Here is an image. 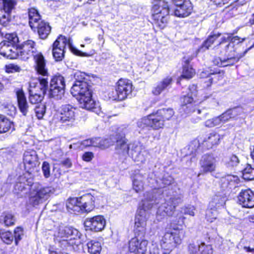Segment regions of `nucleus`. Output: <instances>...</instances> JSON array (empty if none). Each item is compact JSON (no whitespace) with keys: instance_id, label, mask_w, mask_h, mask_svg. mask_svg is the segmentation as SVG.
I'll use <instances>...</instances> for the list:
<instances>
[{"instance_id":"1","label":"nucleus","mask_w":254,"mask_h":254,"mask_svg":"<svg viewBox=\"0 0 254 254\" xmlns=\"http://www.w3.org/2000/svg\"><path fill=\"white\" fill-rule=\"evenodd\" d=\"M76 81L70 89L71 94L78 101L80 107L87 110L95 108L96 102L92 98V91L87 82L83 81L84 75L79 72L74 74Z\"/></svg>"},{"instance_id":"21","label":"nucleus","mask_w":254,"mask_h":254,"mask_svg":"<svg viewBox=\"0 0 254 254\" xmlns=\"http://www.w3.org/2000/svg\"><path fill=\"white\" fill-rule=\"evenodd\" d=\"M75 108L70 105H63L60 111L61 122L63 123L73 122L75 120Z\"/></svg>"},{"instance_id":"47","label":"nucleus","mask_w":254,"mask_h":254,"mask_svg":"<svg viewBox=\"0 0 254 254\" xmlns=\"http://www.w3.org/2000/svg\"><path fill=\"white\" fill-rule=\"evenodd\" d=\"M224 198L219 195H215L209 203V207L218 208L224 204Z\"/></svg>"},{"instance_id":"31","label":"nucleus","mask_w":254,"mask_h":254,"mask_svg":"<svg viewBox=\"0 0 254 254\" xmlns=\"http://www.w3.org/2000/svg\"><path fill=\"white\" fill-rule=\"evenodd\" d=\"M66 46L73 51V48L70 39L69 38L67 39L65 36L62 35L59 36L53 44V47H58L63 50H65Z\"/></svg>"},{"instance_id":"30","label":"nucleus","mask_w":254,"mask_h":254,"mask_svg":"<svg viewBox=\"0 0 254 254\" xmlns=\"http://www.w3.org/2000/svg\"><path fill=\"white\" fill-rule=\"evenodd\" d=\"M37 28L38 33L41 39H45L51 32V27L49 24L43 20L38 21L36 23L35 27L33 29Z\"/></svg>"},{"instance_id":"51","label":"nucleus","mask_w":254,"mask_h":254,"mask_svg":"<svg viewBox=\"0 0 254 254\" xmlns=\"http://www.w3.org/2000/svg\"><path fill=\"white\" fill-rule=\"evenodd\" d=\"M35 111L37 118L39 119H42L46 112L45 105L41 104L36 106L35 108Z\"/></svg>"},{"instance_id":"14","label":"nucleus","mask_w":254,"mask_h":254,"mask_svg":"<svg viewBox=\"0 0 254 254\" xmlns=\"http://www.w3.org/2000/svg\"><path fill=\"white\" fill-rule=\"evenodd\" d=\"M162 193L161 189L155 188L144 193V198L142 201L141 207L143 209L149 210L154 205L159 203V198Z\"/></svg>"},{"instance_id":"54","label":"nucleus","mask_w":254,"mask_h":254,"mask_svg":"<svg viewBox=\"0 0 254 254\" xmlns=\"http://www.w3.org/2000/svg\"><path fill=\"white\" fill-rule=\"evenodd\" d=\"M226 163L229 166H236L240 163V159L236 155L232 154L228 157Z\"/></svg>"},{"instance_id":"13","label":"nucleus","mask_w":254,"mask_h":254,"mask_svg":"<svg viewBox=\"0 0 254 254\" xmlns=\"http://www.w3.org/2000/svg\"><path fill=\"white\" fill-rule=\"evenodd\" d=\"M175 7L172 11L171 14L179 17H186L189 16L192 10L191 2L188 0H185L182 3L180 0H173Z\"/></svg>"},{"instance_id":"35","label":"nucleus","mask_w":254,"mask_h":254,"mask_svg":"<svg viewBox=\"0 0 254 254\" xmlns=\"http://www.w3.org/2000/svg\"><path fill=\"white\" fill-rule=\"evenodd\" d=\"M175 210L174 206H172L169 202L167 201L162 204L158 208L157 213L161 216H171L173 214Z\"/></svg>"},{"instance_id":"39","label":"nucleus","mask_w":254,"mask_h":254,"mask_svg":"<svg viewBox=\"0 0 254 254\" xmlns=\"http://www.w3.org/2000/svg\"><path fill=\"white\" fill-rule=\"evenodd\" d=\"M172 83V79L171 78H166L162 81L160 82L157 86L153 89V93L157 95L160 94L162 91L169 86Z\"/></svg>"},{"instance_id":"42","label":"nucleus","mask_w":254,"mask_h":254,"mask_svg":"<svg viewBox=\"0 0 254 254\" xmlns=\"http://www.w3.org/2000/svg\"><path fill=\"white\" fill-rule=\"evenodd\" d=\"M240 38L238 36L233 37L231 40V42H229L228 44L225 45V51L226 53L229 54V56H235L233 53L235 52V49L234 48L235 43L239 41Z\"/></svg>"},{"instance_id":"19","label":"nucleus","mask_w":254,"mask_h":254,"mask_svg":"<svg viewBox=\"0 0 254 254\" xmlns=\"http://www.w3.org/2000/svg\"><path fill=\"white\" fill-rule=\"evenodd\" d=\"M148 242L138 237L132 238L128 243V249L130 253L144 254L147 250Z\"/></svg>"},{"instance_id":"56","label":"nucleus","mask_w":254,"mask_h":254,"mask_svg":"<svg viewBox=\"0 0 254 254\" xmlns=\"http://www.w3.org/2000/svg\"><path fill=\"white\" fill-rule=\"evenodd\" d=\"M223 73L221 74L220 72L218 73H212L210 74V76L208 77V81L209 82V84H207V86H209L213 81L216 82L217 81L221 80L223 78Z\"/></svg>"},{"instance_id":"63","label":"nucleus","mask_w":254,"mask_h":254,"mask_svg":"<svg viewBox=\"0 0 254 254\" xmlns=\"http://www.w3.org/2000/svg\"><path fill=\"white\" fill-rule=\"evenodd\" d=\"M94 155L92 152H86L82 155V159L85 162H90L94 158Z\"/></svg>"},{"instance_id":"55","label":"nucleus","mask_w":254,"mask_h":254,"mask_svg":"<svg viewBox=\"0 0 254 254\" xmlns=\"http://www.w3.org/2000/svg\"><path fill=\"white\" fill-rule=\"evenodd\" d=\"M26 182L27 183V184L26 185L25 182H18L17 183L14 187V189L15 190H17V192H21L24 190H25L26 188V186H31V185L33 184V182L31 181H26Z\"/></svg>"},{"instance_id":"16","label":"nucleus","mask_w":254,"mask_h":254,"mask_svg":"<svg viewBox=\"0 0 254 254\" xmlns=\"http://www.w3.org/2000/svg\"><path fill=\"white\" fill-rule=\"evenodd\" d=\"M84 225L89 230L99 232L105 228L106 220L103 216L97 215L87 218L84 222Z\"/></svg>"},{"instance_id":"44","label":"nucleus","mask_w":254,"mask_h":254,"mask_svg":"<svg viewBox=\"0 0 254 254\" xmlns=\"http://www.w3.org/2000/svg\"><path fill=\"white\" fill-rule=\"evenodd\" d=\"M11 126L12 123L8 119L0 117V133L8 131Z\"/></svg>"},{"instance_id":"52","label":"nucleus","mask_w":254,"mask_h":254,"mask_svg":"<svg viewBox=\"0 0 254 254\" xmlns=\"http://www.w3.org/2000/svg\"><path fill=\"white\" fill-rule=\"evenodd\" d=\"M220 35V34H218L209 36L208 39L203 43L202 48H205V49H208Z\"/></svg>"},{"instance_id":"12","label":"nucleus","mask_w":254,"mask_h":254,"mask_svg":"<svg viewBox=\"0 0 254 254\" xmlns=\"http://www.w3.org/2000/svg\"><path fill=\"white\" fill-rule=\"evenodd\" d=\"M16 3V0H0V24L2 26L8 25L11 11Z\"/></svg>"},{"instance_id":"29","label":"nucleus","mask_w":254,"mask_h":254,"mask_svg":"<svg viewBox=\"0 0 254 254\" xmlns=\"http://www.w3.org/2000/svg\"><path fill=\"white\" fill-rule=\"evenodd\" d=\"M129 146V153L132 158L136 161L144 162L145 159L143 156V155L141 154V147L137 143H131L128 144Z\"/></svg>"},{"instance_id":"4","label":"nucleus","mask_w":254,"mask_h":254,"mask_svg":"<svg viewBox=\"0 0 254 254\" xmlns=\"http://www.w3.org/2000/svg\"><path fill=\"white\" fill-rule=\"evenodd\" d=\"M151 12L154 24L159 28L163 29L168 23L171 12L169 3L164 0L155 1Z\"/></svg>"},{"instance_id":"25","label":"nucleus","mask_w":254,"mask_h":254,"mask_svg":"<svg viewBox=\"0 0 254 254\" xmlns=\"http://www.w3.org/2000/svg\"><path fill=\"white\" fill-rule=\"evenodd\" d=\"M23 162L26 168L30 169L35 167L38 163L36 151L33 150L25 151L23 155Z\"/></svg>"},{"instance_id":"41","label":"nucleus","mask_w":254,"mask_h":254,"mask_svg":"<svg viewBox=\"0 0 254 254\" xmlns=\"http://www.w3.org/2000/svg\"><path fill=\"white\" fill-rule=\"evenodd\" d=\"M243 177L246 180H252L254 179V168L251 165L247 164L243 171Z\"/></svg>"},{"instance_id":"15","label":"nucleus","mask_w":254,"mask_h":254,"mask_svg":"<svg viewBox=\"0 0 254 254\" xmlns=\"http://www.w3.org/2000/svg\"><path fill=\"white\" fill-rule=\"evenodd\" d=\"M189 90L190 94L189 93L187 95H185L183 98V103L182 105V108L187 114L191 112H195L192 102L193 101V96L196 94V86L195 85H192L190 86ZM197 114H200L202 111L199 109L196 110Z\"/></svg>"},{"instance_id":"8","label":"nucleus","mask_w":254,"mask_h":254,"mask_svg":"<svg viewBox=\"0 0 254 254\" xmlns=\"http://www.w3.org/2000/svg\"><path fill=\"white\" fill-rule=\"evenodd\" d=\"M54 192L51 187H41L31 193L29 198V204L35 206L47 200Z\"/></svg>"},{"instance_id":"46","label":"nucleus","mask_w":254,"mask_h":254,"mask_svg":"<svg viewBox=\"0 0 254 254\" xmlns=\"http://www.w3.org/2000/svg\"><path fill=\"white\" fill-rule=\"evenodd\" d=\"M114 137V135H111L110 137L105 139L100 138L99 148L102 149H104L113 145L115 143Z\"/></svg>"},{"instance_id":"24","label":"nucleus","mask_w":254,"mask_h":254,"mask_svg":"<svg viewBox=\"0 0 254 254\" xmlns=\"http://www.w3.org/2000/svg\"><path fill=\"white\" fill-rule=\"evenodd\" d=\"M190 254H212L213 250L211 245H206L204 243L200 245L191 244L189 246Z\"/></svg>"},{"instance_id":"60","label":"nucleus","mask_w":254,"mask_h":254,"mask_svg":"<svg viewBox=\"0 0 254 254\" xmlns=\"http://www.w3.org/2000/svg\"><path fill=\"white\" fill-rule=\"evenodd\" d=\"M15 244L18 245V242L21 240V236L23 235V230L21 227H17L14 231Z\"/></svg>"},{"instance_id":"61","label":"nucleus","mask_w":254,"mask_h":254,"mask_svg":"<svg viewBox=\"0 0 254 254\" xmlns=\"http://www.w3.org/2000/svg\"><path fill=\"white\" fill-rule=\"evenodd\" d=\"M182 211L184 212V214H188L193 216L195 214V208L192 205H188L181 208Z\"/></svg>"},{"instance_id":"20","label":"nucleus","mask_w":254,"mask_h":254,"mask_svg":"<svg viewBox=\"0 0 254 254\" xmlns=\"http://www.w3.org/2000/svg\"><path fill=\"white\" fill-rule=\"evenodd\" d=\"M238 198L240 204L243 207L247 208L254 207V193L251 190H242Z\"/></svg>"},{"instance_id":"43","label":"nucleus","mask_w":254,"mask_h":254,"mask_svg":"<svg viewBox=\"0 0 254 254\" xmlns=\"http://www.w3.org/2000/svg\"><path fill=\"white\" fill-rule=\"evenodd\" d=\"M157 112L160 116L163 117L164 122L165 120H170L174 114V112L171 108L162 109L158 110Z\"/></svg>"},{"instance_id":"9","label":"nucleus","mask_w":254,"mask_h":254,"mask_svg":"<svg viewBox=\"0 0 254 254\" xmlns=\"http://www.w3.org/2000/svg\"><path fill=\"white\" fill-rule=\"evenodd\" d=\"M65 84L64 77L56 75L51 79L50 84L49 94L56 99H62L64 96Z\"/></svg>"},{"instance_id":"27","label":"nucleus","mask_w":254,"mask_h":254,"mask_svg":"<svg viewBox=\"0 0 254 254\" xmlns=\"http://www.w3.org/2000/svg\"><path fill=\"white\" fill-rule=\"evenodd\" d=\"M147 209H142L139 210L135 216L134 227L139 231H143L146 225Z\"/></svg>"},{"instance_id":"40","label":"nucleus","mask_w":254,"mask_h":254,"mask_svg":"<svg viewBox=\"0 0 254 254\" xmlns=\"http://www.w3.org/2000/svg\"><path fill=\"white\" fill-rule=\"evenodd\" d=\"M88 252L92 254H97L101 250V244L99 242L91 241L87 244Z\"/></svg>"},{"instance_id":"7","label":"nucleus","mask_w":254,"mask_h":254,"mask_svg":"<svg viewBox=\"0 0 254 254\" xmlns=\"http://www.w3.org/2000/svg\"><path fill=\"white\" fill-rule=\"evenodd\" d=\"M5 40L0 43V54L10 59L19 57L18 49L15 45L19 43V38L14 33L5 34Z\"/></svg>"},{"instance_id":"22","label":"nucleus","mask_w":254,"mask_h":254,"mask_svg":"<svg viewBox=\"0 0 254 254\" xmlns=\"http://www.w3.org/2000/svg\"><path fill=\"white\" fill-rule=\"evenodd\" d=\"M114 139H115V142H116L115 149L118 154L126 155L129 153V146L124 136L116 134L114 135Z\"/></svg>"},{"instance_id":"2","label":"nucleus","mask_w":254,"mask_h":254,"mask_svg":"<svg viewBox=\"0 0 254 254\" xmlns=\"http://www.w3.org/2000/svg\"><path fill=\"white\" fill-rule=\"evenodd\" d=\"M54 236L55 242L63 249L72 247L75 249L80 243V233L71 227L60 226Z\"/></svg>"},{"instance_id":"50","label":"nucleus","mask_w":254,"mask_h":254,"mask_svg":"<svg viewBox=\"0 0 254 254\" xmlns=\"http://www.w3.org/2000/svg\"><path fill=\"white\" fill-rule=\"evenodd\" d=\"M0 237L3 242L7 244H10L13 240V236L9 231L0 233Z\"/></svg>"},{"instance_id":"32","label":"nucleus","mask_w":254,"mask_h":254,"mask_svg":"<svg viewBox=\"0 0 254 254\" xmlns=\"http://www.w3.org/2000/svg\"><path fill=\"white\" fill-rule=\"evenodd\" d=\"M220 139V134L216 132H211L204 138V142L208 148H212L219 144Z\"/></svg>"},{"instance_id":"5","label":"nucleus","mask_w":254,"mask_h":254,"mask_svg":"<svg viewBox=\"0 0 254 254\" xmlns=\"http://www.w3.org/2000/svg\"><path fill=\"white\" fill-rule=\"evenodd\" d=\"M184 235V231L177 227L166 230L160 241V246L164 250V253L169 254L177 246L180 245Z\"/></svg>"},{"instance_id":"26","label":"nucleus","mask_w":254,"mask_h":254,"mask_svg":"<svg viewBox=\"0 0 254 254\" xmlns=\"http://www.w3.org/2000/svg\"><path fill=\"white\" fill-rule=\"evenodd\" d=\"M148 175L140 173L135 174L132 177L133 189L136 192H140L143 190L145 181Z\"/></svg>"},{"instance_id":"34","label":"nucleus","mask_w":254,"mask_h":254,"mask_svg":"<svg viewBox=\"0 0 254 254\" xmlns=\"http://www.w3.org/2000/svg\"><path fill=\"white\" fill-rule=\"evenodd\" d=\"M254 46V44L251 46L247 50H246L244 54H246L248 51L251 49ZM244 55H243V56ZM242 57V56H240V57H235V56H233V57L228 58L227 59L222 60L220 58H219V60L220 62H217L216 64L217 65L220 66H227L228 65H233L235 63H237L239 60Z\"/></svg>"},{"instance_id":"23","label":"nucleus","mask_w":254,"mask_h":254,"mask_svg":"<svg viewBox=\"0 0 254 254\" xmlns=\"http://www.w3.org/2000/svg\"><path fill=\"white\" fill-rule=\"evenodd\" d=\"M200 165L204 172H212L216 168L215 159L211 155H204L200 161Z\"/></svg>"},{"instance_id":"62","label":"nucleus","mask_w":254,"mask_h":254,"mask_svg":"<svg viewBox=\"0 0 254 254\" xmlns=\"http://www.w3.org/2000/svg\"><path fill=\"white\" fill-rule=\"evenodd\" d=\"M42 171L45 178H48L50 176V165L47 162H44L42 165Z\"/></svg>"},{"instance_id":"64","label":"nucleus","mask_w":254,"mask_h":254,"mask_svg":"<svg viewBox=\"0 0 254 254\" xmlns=\"http://www.w3.org/2000/svg\"><path fill=\"white\" fill-rule=\"evenodd\" d=\"M218 117H219V118L220 119V120H221L220 121L221 124H224V123L228 122L231 119L227 111Z\"/></svg>"},{"instance_id":"45","label":"nucleus","mask_w":254,"mask_h":254,"mask_svg":"<svg viewBox=\"0 0 254 254\" xmlns=\"http://www.w3.org/2000/svg\"><path fill=\"white\" fill-rule=\"evenodd\" d=\"M64 50L58 47H53L52 54L56 61H62L64 57Z\"/></svg>"},{"instance_id":"17","label":"nucleus","mask_w":254,"mask_h":254,"mask_svg":"<svg viewBox=\"0 0 254 254\" xmlns=\"http://www.w3.org/2000/svg\"><path fill=\"white\" fill-rule=\"evenodd\" d=\"M36 44L31 40H28L22 44L18 45L16 48L18 49L19 57L23 60L28 59L29 57L33 55L36 50Z\"/></svg>"},{"instance_id":"28","label":"nucleus","mask_w":254,"mask_h":254,"mask_svg":"<svg viewBox=\"0 0 254 254\" xmlns=\"http://www.w3.org/2000/svg\"><path fill=\"white\" fill-rule=\"evenodd\" d=\"M16 96L20 111L25 116L29 112V107L24 92L22 90H18L16 92Z\"/></svg>"},{"instance_id":"36","label":"nucleus","mask_w":254,"mask_h":254,"mask_svg":"<svg viewBox=\"0 0 254 254\" xmlns=\"http://www.w3.org/2000/svg\"><path fill=\"white\" fill-rule=\"evenodd\" d=\"M29 92V100L32 104H37L41 103L45 96L44 95L37 91L35 89H32L30 87Z\"/></svg>"},{"instance_id":"6","label":"nucleus","mask_w":254,"mask_h":254,"mask_svg":"<svg viewBox=\"0 0 254 254\" xmlns=\"http://www.w3.org/2000/svg\"><path fill=\"white\" fill-rule=\"evenodd\" d=\"M95 198L90 194L80 197L69 198L66 202V208L69 211L74 212H89L95 207Z\"/></svg>"},{"instance_id":"58","label":"nucleus","mask_w":254,"mask_h":254,"mask_svg":"<svg viewBox=\"0 0 254 254\" xmlns=\"http://www.w3.org/2000/svg\"><path fill=\"white\" fill-rule=\"evenodd\" d=\"M204 99H209L212 102V106L216 107L219 105V99L216 94H211L204 97Z\"/></svg>"},{"instance_id":"48","label":"nucleus","mask_w":254,"mask_h":254,"mask_svg":"<svg viewBox=\"0 0 254 254\" xmlns=\"http://www.w3.org/2000/svg\"><path fill=\"white\" fill-rule=\"evenodd\" d=\"M217 208L214 207H209L206 212V217L207 220L212 222L217 216Z\"/></svg>"},{"instance_id":"57","label":"nucleus","mask_w":254,"mask_h":254,"mask_svg":"<svg viewBox=\"0 0 254 254\" xmlns=\"http://www.w3.org/2000/svg\"><path fill=\"white\" fill-rule=\"evenodd\" d=\"M231 119H237L238 116L240 115L243 111L242 109L237 108L229 110L227 111Z\"/></svg>"},{"instance_id":"53","label":"nucleus","mask_w":254,"mask_h":254,"mask_svg":"<svg viewBox=\"0 0 254 254\" xmlns=\"http://www.w3.org/2000/svg\"><path fill=\"white\" fill-rule=\"evenodd\" d=\"M183 197L181 195H174L171 197L168 201L172 206H174V209L182 202Z\"/></svg>"},{"instance_id":"18","label":"nucleus","mask_w":254,"mask_h":254,"mask_svg":"<svg viewBox=\"0 0 254 254\" xmlns=\"http://www.w3.org/2000/svg\"><path fill=\"white\" fill-rule=\"evenodd\" d=\"M239 183L240 179L237 176L227 175L220 178L219 185L222 190L230 191L237 188Z\"/></svg>"},{"instance_id":"3","label":"nucleus","mask_w":254,"mask_h":254,"mask_svg":"<svg viewBox=\"0 0 254 254\" xmlns=\"http://www.w3.org/2000/svg\"><path fill=\"white\" fill-rule=\"evenodd\" d=\"M35 69L37 73L43 76V77H39L38 83L31 82L30 88L35 89L37 91L45 95L48 88L49 73L46 66V61L41 53H38L34 56Z\"/></svg>"},{"instance_id":"49","label":"nucleus","mask_w":254,"mask_h":254,"mask_svg":"<svg viewBox=\"0 0 254 254\" xmlns=\"http://www.w3.org/2000/svg\"><path fill=\"white\" fill-rule=\"evenodd\" d=\"M220 121L218 116L206 120L204 123V125L208 127H213L215 126L220 125Z\"/></svg>"},{"instance_id":"11","label":"nucleus","mask_w":254,"mask_h":254,"mask_svg":"<svg viewBox=\"0 0 254 254\" xmlns=\"http://www.w3.org/2000/svg\"><path fill=\"white\" fill-rule=\"evenodd\" d=\"M138 127L144 128L145 127H150L153 129H158L163 128L164 126V119L162 117L157 113L150 115L141 119L138 121Z\"/></svg>"},{"instance_id":"10","label":"nucleus","mask_w":254,"mask_h":254,"mask_svg":"<svg viewBox=\"0 0 254 254\" xmlns=\"http://www.w3.org/2000/svg\"><path fill=\"white\" fill-rule=\"evenodd\" d=\"M132 91L131 82L128 79H120L117 82L115 90L116 95L110 97L114 100H124L131 95Z\"/></svg>"},{"instance_id":"37","label":"nucleus","mask_w":254,"mask_h":254,"mask_svg":"<svg viewBox=\"0 0 254 254\" xmlns=\"http://www.w3.org/2000/svg\"><path fill=\"white\" fill-rule=\"evenodd\" d=\"M29 23L32 29L35 27L36 23L40 20V15L37 9L34 8H31L29 9Z\"/></svg>"},{"instance_id":"33","label":"nucleus","mask_w":254,"mask_h":254,"mask_svg":"<svg viewBox=\"0 0 254 254\" xmlns=\"http://www.w3.org/2000/svg\"><path fill=\"white\" fill-rule=\"evenodd\" d=\"M16 218L14 214L8 212H3L0 216V223L6 227L13 226L15 224Z\"/></svg>"},{"instance_id":"38","label":"nucleus","mask_w":254,"mask_h":254,"mask_svg":"<svg viewBox=\"0 0 254 254\" xmlns=\"http://www.w3.org/2000/svg\"><path fill=\"white\" fill-rule=\"evenodd\" d=\"M195 73L194 69L189 64V60H187L183 66L181 77L183 78L190 79L194 75Z\"/></svg>"},{"instance_id":"59","label":"nucleus","mask_w":254,"mask_h":254,"mask_svg":"<svg viewBox=\"0 0 254 254\" xmlns=\"http://www.w3.org/2000/svg\"><path fill=\"white\" fill-rule=\"evenodd\" d=\"M20 69V67L16 64H10L5 65V71L7 73L19 72Z\"/></svg>"}]
</instances>
